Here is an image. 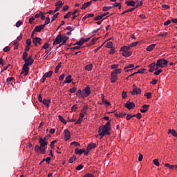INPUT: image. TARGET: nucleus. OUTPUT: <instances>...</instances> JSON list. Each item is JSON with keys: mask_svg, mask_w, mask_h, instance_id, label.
<instances>
[{"mask_svg": "<svg viewBox=\"0 0 177 177\" xmlns=\"http://www.w3.org/2000/svg\"><path fill=\"white\" fill-rule=\"evenodd\" d=\"M61 42H63V36L62 35V34H59L57 36L53 44L54 46L59 45V44H61Z\"/></svg>", "mask_w": 177, "mask_h": 177, "instance_id": "6e6552de", "label": "nucleus"}, {"mask_svg": "<svg viewBox=\"0 0 177 177\" xmlns=\"http://www.w3.org/2000/svg\"><path fill=\"white\" fill-rule=\"evenodd\" d=\"M146 71L145 68L139 69L136 73L137 74H143Z\"/></svg>", "mask_w": 177, "mask_h": 177, "instance_id": "5fc2aeb1", "label": "nucleus"}, {"mask_svg": "<svg viewBox=\"0 0 177 177\" xmlns=\"http://www.w3.org/2000/svg\"><path fill=\"white\" fill-rule=\"evenodd\" d=\"M133 91L131 92V95H140V93H142V90L138 88L135 84L133 85Z\"/></svg>", "mask_w": 177, "mask_h": 177, "instance_id": "1a4fd4ad", "label": "nucleus"}, {"mask_svg": "<svg viewBox=\"0 0 177 177\" xmlns=\"http://www.w3.org/2000/svg\"><path fill=\"white\" fill-rule=\"evenodd\" d=\"M169 133H171L175 138H177V132L174 129H169Z\"/></svg>", "mask_w": 177, "mask_h": 177, "instance_id": "2f4dec72", "label": "nucleus"}, {"mask_svg": "<svg viewBox=\"0 0 177 177\" xmlns=\"http://www.w3.org/2000/svg\"><path fill=\"white\" fill-rule=\"evenodd\" d=\"M93 67V65L92 64H88L85 66V70H86L87 71H91Z\"/></svg>", "mask_w": 177, "mask_h": 177, "instance_id": "7c9ffc66", "label": "nucleus"}, {"mask_svg": "<svg viewBox=\"0 0 177 177\" xmlns=\"http://www.w3.org/2000/svg\"><path fill=\"white\" fill-rule=\"evenodd\" d=\"M10 50V47L6 46L3 48V52H9Z\"/></svg>", "mask_w": 177, "mask_h": 177, "instance_id": "774afa93", "label": "nucleus"}, {"mask_svg": "<svg viewBox=\"0 0 177 177\" xmlns=\"http://www.w3.org/2000/svg\"><path fill=\"white\" fill-rule=\"evenodd\" d=\"M75 160H77V158L73 156L72 158H71L68 160V162L71 163V164H73V162H74Z\"/></svg>", "mask_w": 177, "mask_h": 177, "instance_id": "680f3d73", "label": "nucleus"}, {"mask_svg": "<svg viewBox=\"0 0 177 177\" xmlns=\"http://www.w3.org/2000/svg\"><path fill=\"white\" fill-rule=\"evenodd\" d=\"M161 73H162V70L159 69L157 71L154 72L153 75H160V74H161Z\"/></svg>", "mask_w": 177, "mask_h": 177, "instance_id": "603ef678", "label": "nucleus"}, {"mask_svg": "<svg viewBox=\"0 0 177 177\" xmlns=\"http://www.w3.org/2000/svg\"><path fill=\"white\" fill-rule=\"evenodd\" d=\"M112 8L111 6H104L102 10L103 12H107V10H110Z\"/></svg>", "mask_w": 177, "mask_h": 177, "instance_id": "c03bdc74", "label": "nucleus"}, {"mask_svg": "<svg viewBox=\"0 0 177 177\" xmlns=\"http://www.w3.org/2000/svg\"><path fill=\"white\" fill-rule=\"evenodd\" d=\"M76 95L77 96H79V97H84V93L81 89L77 90Z\"/></svg>", "mask_w": 177, "mask_h": 177, "instance_id": "bb28decb", "label": "nucleus"}, {"mask_svg": "<svg viewBox=\"0 0 177 177\" xmlns=\"http://www.w3.org/2000/svg\"><path fill=\"white\" fill-rule=\"evenodd\" d=\"M110 131H111V123L110 121L107 122L104 126H100L98 128L99 135L101 136L100 139H102L105 135H110Z\"/></svg>", "mask_w": 177, "mask_h": 177, "instance_id": "f257e3e1", "label": "nucleus"}, {"mask_svg": "<svg viewBox=\"0 0 177 177\" xmlns=\"http://www.w3.org/2000/svg\"><path fill=\"white\" fill-rule=\"evenodd\" d=\"M35 151L36 153H39L40 151L41 154H45L46 152V148H43L41 146L39 147V145H35Z\"/></svg>", "mask_w": 177, "mask_h": 177, "instance_id": "20e7f679", "label": "nucleus"}, {"mask_svg": "<svg viewBox=\"0 0 177 177\" xmlns=\"http://www.w3.org/2000/svg\"><path fill=\"white\" fill-rule=\"evenodd\" d=\"M50 160H52V158L50 157H47L46 158H44L43 161H46V162L48 164H50Z\"/></svg>", "mask_w": 177, "mask_h": 177, "instance_id": "6e6d98bb", "label": "nucleus"}, {"mask_svg": "<svg viewBox=\"0 0 177 177\" xmlns=\"http://www.w3.org/2000/svg\"><path fill=\"white\" fill-rule=\"evenodd\" d=\"M59 12H57L56 14H55L53 17H52V19H51V23L55 21V20H56V19H57L58 16H59Z\"/></svg>", "mask_w": 177, "mask_h": 177, "instance_id": "a19ab883", "label": "nucleus"}, {"mask_svg": "<svg viewBox=\"0 0 177 177\" xmlns=\"http://www.w3.org/2000/svg\"><path fill=\"white\" fill-rule=\"evenodd\" d=\"M58 118L59 121H61V122H62L63 124H67V122L66 121V120H64V118H63L62 115H59Z\"/></svg>", "mask_w": 177, "mask_h": 177, "instance_id": "58836bf2", "label": "nucleus"}, {"mask_svg": "<svg viewBox=\"0 0 177 177\" xmlns=\"http://www.w3.org/2000/svg\"><path fill=\"white\" fill-rule=\"evenodd\" d=\"M84 43V37H82L80 41H77L75 45H78L80 46H82Z\"/></svg>", "mask_w": 177, "mask_h": 177, "instance_id": "cd10ccee", "label": "nucleus"}, {"mask_svg": "<svg viewBox=\"0 0 177 177\" xmlns=\"http://www.w3.org/2000/svg\"><path fill=\"white\" fill-rule=\"evenodd\" d=\"M24 62H25V65L26 66H32V64H34V59H32V57L31 55H30L28 58L24 59Z\"/></svg>", "mask_w": 177, "mask_h": 177, "instance_id": "39448f33", "label": "nucleus"}, {"mask_svg": "<svg viewBox=\"0 0 177 177\" xmlns=\"http://www.w3.org/2000/svg\"><path fill=\"white\" fill-rule=\"evenodd\" d=\"M122 56L124 57H129V56L132 55V51H125L122 53Z\"/></svg>", "mask_w": 177, "mask_h": 177, "instance_id": "4be33fe9", "label": "nucleus"}, {"mask_svg": "<svg viewBox=\"0 0 177 177\" xmlns=\"http://www.w3.org/2000/svg\"><path fill=\"white\" fill-rule=\"evenodd\" d=\"M149 107H150V105H149V104H144L142 106V109H140V111L142 113H147V111H148Z\"/></svg>", "mask_w": 177, "mask_h": 177, "instance_id": "6ab92c4d", "label": "nucleus"}, {"mask_svg": "<svg viewBox=\"0 0 177 177\" xmlns=\"http://www.w3.org/2000/svg\"><path fill=\"white\" fill-rule=\"evenodd\" d=\"M156 48V44H151L148 46L146 48L147 52H151Z\"/></svg>", "mask_w": 177, "mask_h": 177, "instance_id": "aec40b11", "label": "nucleus"}, {"mask_svg": "<svg viewBox=\"0 0 177 177\" xmlns=\"http://www.w3.org/2000/svg\"><path fill=\"white\" fill-rule=\"evenodd\" d=\"M60 67H62V62H59L55 68V73L57 74L59 73V70H60Z\"/></svg>", "mask_w": 177, "mask_h": 177, "instance_id": "473e14b6", "label": "nucleus"}, {"mask_svg": "<svg viewBox=\"0 0 177 177\" xmlns=\"http://www.w3.org/2000/svg\"><path fill=\"white\" fill-rule=\"evenodd\" d=\"M129 49H131L129 46H124L120 48V50H122V52H128Z\"/></svg>", "mask_w": 177, "mask_h": 177, "instance_id": "c756f323", "label": "nucleus"}, {"mask_svg": "<svg viewBox=\"0 0 177 177\" xmlns=\"http://www.w3.org/2000/svg\"><path fill=\"white\" fill-rule=\"evenodd\" d=\"M88 106H83L82 113H84L86 114V110H88Z\"/></svg>", "mask_w": 177, "mask_h": 177, "instance_id": "8fccbe9b", "label": "nucleus"}, {"mask_svg": "<svg viewBox=\"0 0 177 177\" xmlns=\"http://www.w3.org/2000/svg\"><path fill=\"white\" fill-rule=\"evenodd\" d=\"M138 44H139V42L136 41V42L131 44L129 46L130 48H133V47L136 46V45H138Z\"/></svg>", "mask_w": 177, "mask_h": 177, "instance_id": "bf43d9fd", "label": "nucleus"}, {"mask_svg": "<svg viewBox=\"0 0 177 177\" xmlns=\"http://www.w3.org/2000/svg\"><path fill=\"white\" fill-rule=\"evenodd\" d=\"M106 48L111 49L113 47V41H109L106 44Z\"/></svg>", "mask_w": 177, "mask_h": 177, "instance_id": "37998d69", "label": "nucleus"}, {"mask_svg": "<svg viewBox=\"0 0 177 177\" xmlns=\"http://www.w3.org/2000/svg\"><path fill=\"white\" fill-rule=\"evenodd\" d=\"M67 39H68V37L62 35V44H66Z\"/></svg>", "mask_w": 177, "mask_h": 177, "instance_id": "3c124183", "label": "nucleus"}, {"mask_svg": "<svg viewBox=\"0 0 177 177\" xmlns=\"http://www.w3.org/2000/svg\"><path fill=\"white\" fill-rule=\"evenodd\" d=\"M125 107L126 109H128V110H131V109H134L135 103L127 101L125 104Z\"/></svg>", "mask_w": 177, "mask_h": 177, "instance_id": "f8f14e48", "label": "nucleus"}, {"mask_svg": "<svg viewBox=\"0 0 177 177\" xmlns=\"http://www.w3.org/2000/svg\"><path fill=\"white\" fill-rule=\"evenodd\" d=\"M145 96L147 97V99H151V93H147L145 94Z\"/></svg>", "mask_w": 177, "mask_h": 177, "instance_id": "0e129e2a", "label": "nucleus"}, {"mask_svg": "<svg viewBox=\"0 0 177 177\" xmlns=\"http://www.w3.org/2000/svg\"><path fill=\"white\" fill-rule=\"evenodd\" d=\"M44 28H45V25L36 26L34 28V31L36 32H41Z\"/></svg>", "mask_w": 177, "mask_h": 177, "instance_id": "4468645a", "label": "nucleus"}, {"mask_svg": "<svg viewBox=\"0 0 177 177\" xmlns=\"http://www.w3.org/2000/svg\"><path fill=\"white\" fill-rule=\"evenodd\" d=\"M41 103H43L46 107H49L50 100H43V102Z\"/></svg>", "mask_w": 177, "mask_h": 177, "instance_id": "c85d7f7f", "label": "nucleus"}, {"mask_svg": "<svg viewBox=\"0 0 177 177\" xmlns=\"http://www.w3.org/2000/svg\"><path fill=\"white\" fill-rule=\"evenodd\" d=\"M80 49H81V46H77L71 48V50H72V52H75V50H80Z\"/></svg>", "mask_w": 177, "mask_h": 177, "instance_id": "f704fd0d", "label": "nucleus"}, {"mask_svg": "<svg viewBox=\"0 0 177 177\" xmlns=\"http://www.w3.org/2000/svg\"><path fill=\"white\" fill-rule=\"evenodd\" d=\"M153 162L154 165H156V167H160V162H158V159H154L153 160Z\"/></svg>", "mask_w": 177, "mask_h": 177, "instance_id": "09e8293b", "label": "nucleus"}, {"mask_svg": "<svg viewBox=\"0 0 177 177\" xmlns=\"http://www.w3.org/2000/svg\"><path fill=\"white\" fill-rule=\"evenodd\" d=\"M64 138L65 140H68L70 138H71V134L70 133V131L67 129H65L64 131Z\"/></svg>", "mask_w": 177, "mask_h": 177, "instance_id": "2eb2a0df", "label": "nucleus"}, {"mask_svg": "<svg viewBox=\"0 0 177 177\" xmlns=\"http://www.w3.org/2000/svg\"><path fill=\"white\" fill-rule=\"evenodd\" d=\"M85 152V149H78L77 148L75 149V154H79V156H81L83 153Z\"/></svg>", "mask_w": 177, "mask_h": 177, "instance_id": "393cba45", "label": "nucleus"}, {"mask_svg": "<svg viewBox=\"0 0 177 177\" xmlns=\"http://www.w3.org/2000/svg\"><path fill=\"white\" fill-rule=\"evenodd\" d=\"M71 75H68L66 78L65 80L64 81V84H70L71 82Z\"/></svg>", "mask_w": 177, "mask_h": 177, "instance_id": "5701e85b", "label": "nucleus"}, {"mask_svg": "<svg viewBox=\"0 0 177 177\" xmlns=\"http://www.w3.org/2000/svg\"><path fill=\"white\" fill-rule=\"evenodd\" d=\"M97 39H99V38H93V39L91 41V42H90V44H89V46H92V45H94V44H95V42H96V41H97Z\"/></svg>", "mask_w": 177, "mask_h": 177, "instance_id": "de8ad7c7", "label": "nucleus"}, {"mask_svg": "<svg viewBox=\"0 0 177 177\" xmlns=\"http://www.w3.org/2000/svg\"><path fill=\"white\" fill-rule=\"evenodd\" d=\"M39 143L40 147H41L43 149H46V147H45V146H48V140H46V137H44V138H39Z\"/></svg>", "mask_w": 177, "mask_h": 177, "instance_id": "7ed1b4c3", "label": "nucleus"}, {"mask_svg": "<svg viewBox=\"0 0 177 177\" xmlns=\"http://www.w3.org/2000/svg\"><path fill=\"white\" fill-rule=\"evenodd\" d=\"M83 92V97H88L89 95H91V87L89 86H86L85 88L82 90Z\"/></svg>", "mask_w": 177, "mask_h": 177, "instance_id": "423d86ee", "label": "nucleus"}, {"mask_svg": "<svg viewBox=\"0 0 177 177\" xmlns=\"http://www.w3.org/2000/svg\"><path fill=\"white\" fill-rule=\"evenodd\" d=\"M72 15L71 12H68L66 15H64V19H68Z\"/></svg>", "mask_w": 177, "mask_h": 177, "instance_id": "e2e57ef3", "label": "nucleus"}, {"mask_svg": "<svg viewBox=\"0 0 177 177\" xmlns=\"http://www.w3.org/2000/svg\"><path fill=\"white\" fill-rule=\"evenodd\" d=\"M127 115V113L121 112L119 113V118H122V117H125Z\"/></svg>", "mask_w": 177, "mask_h": 177, "instance_id": "052dcab7", "label": "nucleus"}, {"mask_svg": "<svg viewBox=\"0 0 177 177\" xmlns=\"http://www.w3.org/2000/svg\"><path fill=\"white\" fill-rule=\"evenodd\" d=\"M48 48H49V44L46 43L43 46H42V49H48Z\"/></svg>", "mask_w": 177, "mask_h": 177, "instance_id": "338daca9", "label": "nucleus"}, {"mask_svg": "<svg viewBox=\"0 0 177 177\" xmlns=\"http://www.w3.org/2000/svg\"><path fill=\"white\" fill-rule=\"evenodd\" d=\"M142 5H143V1H140V0H138L137 1V4H135V7L133 8V9H138V8H139V6H142Z\"/></svg>", "mask_w": 177, "mask_h": 177, "instance_id": "a878e982", "label": "nucleus"}, {"mask_svg": "<svg viewBox=\"0 0 177 177\" xmlns=\"http://www.w3.org/2000/svg\"><path fill=\"white\" fill-rule=\"evenodd\" d=\"M133 67H135V65L133 64H129L127 66H126L124 68V70H128L129 68H133Z\"/></svg>", "mask_w": 177, "mask_h": 177, "instance_id": "a18cd8bd", "label": "nucleus"}, {"mask_svg": "<svg viewBox=\"0 0 177 177\" xmlns=\"http://www.w3.org/2000/svg\"><path fill=\"white\" fill-rule=\"evenodd\" d=\"M71 145L72 146H75V147H78V146H80V143H78V142H77L75 141L71 142Z\"/></svg>", "mask_w": 177, "mask_h": 177, "instance_id": "13d9d810", "label": "nucleus"}, {"mask_svg": "<svg viewBox=\"0 0 177 177\" xmlns=\"http://www.w3.org/2000/svg\"><path fill=\"white\" fill-rule=\"evenodd\" d=\"M168 64V60L164 59H159L157 60L156 65L163 68V67H167Z\"/></svg>", "mask_w": 177, "mask_h": 177, "instance_id": "f03ea898", "label": "nucleus"}, {"mask_svg": "<svg viewBox=\"0 0 177 177\" xmlns=\"http://www.w3.org/2000/svg\"><path fill=\"white\" fill-rule=\"evenodd\" d=\"M148 67H149V73H154L155 69L154 67H156V62L150 64Z\"/></svg>", "mask_w": 177, "mask_h": 177, "instance_id": "f3484780", "label": "nucleus"}, {"mask_svg": "<svg viewBox=\"0 0 177 177\" xmlns=\"http://www.w3.org/2000/svg\"><path fill=\"white\" fill-rule=\"evenodd\" d=\"M63 1H59L58 2H57L56 3H55V6L57 7V8H59V9H60V8H62V6H63Z\"/></svg>", "mask_w": 177, "mask_h": 177, "instance_id": "e433bc0d", "label": "nucleus"}, {"mask_svg": "<svg viewBox=\"0 0 177 177\" xmlns=\"http://www.w3.org/2000/svg\"><path fill=\"white\" fill-rule=\"evenodd\" d=\"M133 10H135V8H129V10H127L124 11L123 12H122L121 15L122 16V15H125V13H128L129 12H133Z\"/></svg>", "mask_w": 177, "mask_h": 177, "instance_id": "c9c22d12", "label": "nucleus"}, {"mask_svg": "<svg viewBox=\"0 0 177 177\" xmlns=\"http://www.w3.org/2000/svg\"><path fill=\"white\" fill-rule=\"evenodd\" d=\"M102 19H103V17H102V14L95 17H94V20L95 21H98V20H102Z\"/></svg>", "mask_w": 177, "mask_h": 177, "instance_id": "79ce46f5", "label": "nucleus"}, {"mask_svg": "<svg viewBox=\"0 0 177 177\" xmlns=\"http://www.w3.org/2000/svg\"><path fill=\"white\" fill-rule=\"evenodd\" d=\"M165 167H167V168H169V169H176L177 168L176 165H169V163H165Z\"/></svg>", "mask_w": 177, "mask_h": 177, "instance_id": "412c9836", "label": "nucleus"}, {"mask_svg": "<svg viewBox=\"0 0 177 177\" xmlns=\"http://www.w3.org/2000/svg\"><path fill=\"white\" fill-rule=\"evenodd\" d=\"M119 66L120 65L118 64H112L111 68H112V70H115L116 68H118Z\"/></svg>", "mask_w": 177, "mask_h": 177, "instance_id": "864d4df0", "label": "nucleus"}, {"mask_svg": "<svg viewBox=\"0 0 177 177\" xmlns=\"http://www.w3.org/2000/svg\"><path fill=\"white\" fill-rule=\"evenodd\" d=\"M102 103L104 104H106V106H107V107H110V106H111V104L110 103V102L107 101L106 100H102Z\"/></svg>", "mask_w": 177, "mask_h": 177, "instance_id": "4c0bfd02", "label": "nucleus"}, {"mask_svg": "<svg viewBox=\"0 0 177 177\" xmlns=\"http://www.w3.org/2000/svg\"><path fill=\"white\" fill-rule=\"evenodd\" d=\"M117 80H118V75H115V73H113V72H111V82L112 84H114V82H115V81H117Z\"/></svg>", "mask_w": 177, "mask_h": 177, "instance_id": "ddd939ff", "label": "nucleus"}, {"mask_svg": "<svg viewBox=\"0 0 177 177\" xmlns=\"http://www.w3.org/2000/svg\"><path fill=\"white\" fill-rule=\"evenodd\" d=\"M41 41H42V39H41V37H35L32 39V42L34 45H35V46H38V44L39 45H41L42 44L41 42Z\"/></svg>", "mask_w": 177, "mask_h": 177, "instance_id": "9b49d317", "label": "nucleus"}, {"mask_svg": "<svg viewBox=\"0 0 177 177\" xmlns=\"http://www.w3.org/2000/svg\"><path fill=\"white\" fill-rule=\"evenodd\" d=\"M28 65L24 64V66L22 68L21 75L24 74V75H27L28 74V71L30 70V68H28Z\"/></svg>", "mask_w": 177, "mask_h": 177, "instance_id": "9d476101", "label": "nucleus"}, {"mask_svg": "<svg viewBox=\"0 0 177 177\" xmlns=\"http://www.w3.org/2000/svg\"><path fill=\"white\" fill-rule=\"evenodd\" d=\"M91 5H92V1H87L82 6L80 9H82V10H85V9L88 8V6H91Z\"/></svg>", "mask_w": 177, "mask_h": 177, "instance_id": "dca6fc26", "label": "nucleus"}, {"mask_svg": "<svg viewBox=\"0 0 177 177\" xmlns=\"http://www.w3.org/2000/svg\"><path fill=\"white\" fill-rule=\"evenodd\" d=\"M52 74H53V71H50L46 73L43 75V77H42V78L41 80V82L42 83L45 82V81H46V78H50V77H52Z\"/></svg>", "mask_w": 177, "mask_h": 177, "instance_id": "0eeeda50", "label": "nucleus"}, {"mask_svg": "<svg viewBox=\"0 0 177 177\" xmlns=\"http://www.w3.org/2000/svg\"><path fill=\"white\" fill-rule=\"evenodd\" d=\"M121 71L122 70L119 68V69H115L114 71H113L112 73L117 75V74H121Z\"/></svg>", "mask_w": 177, "mask_h": 177, "instance_id": "49530a36", "label": "nucleus"}, {"mask_svg": "<svg viewBox=\"0 0 177 177\" xmlns=\"http://www.w3.org/2000/svg\"><path fill=\"white\" fill-rule=\"evenodd\" d=\"M95 147H96V144H95V143H90L87 146V150H89L91 151V150H92V149H95Z\"/></svg>", "mask_w": 177, "mask_h": 177, "instance_id": "b1692460", "label": "nucleus"}, {"mask_svg": "<svg viewBox=\"0 0 177 177\" xmlns=\"http://www.w3.org/2000/svg\"><path fill=\"white\" fill-rule=\"evenodd\" d=\"M125 4L127 5V6H134L136 5V1H125Z\"/></svg>", "mask_w": 177, "mask_h": 177, "instance_id": "a211bd4d", "label": "nucleus"}, {"mask_svg": "<svg viewBox=\"0 0 177 177\" xmlns=\"http://www.w3.org/2000/svg\"><path fill=\"white\" fill-rule=\"evenodd\" d=\"M50 23V18H49V17H48L46 18V20L44 21V24H43V26H44V27H46Z\"/></svg>", "mask_w": 177, "mask_h": 177, "instance_id": "72a5a7b5", "label": "nucleus"}, {"mask_svg": "<svg viewBox=\"0 0 177 177\" xmlns=\"http://www.w3.org/2000/svg\"><path fill=\"white\" fill-rule=\"evenodd\" d=\"M76 91H77L76 87H73L69 90V92H71V93H75Z\"/></svg>", "mask_w": 177, "mask_h": 177, "instance_id": "4d7b16f0", "label": "nucleus"}, {"mask_svg": "<svg viewBox=\"0 0 177 177\" xmlns=\"http://www.w3.org/2000/svg\"><path fill=\"white\" fill-rule=\"evenodd\" d=\"M28 53L27 51H25L23 53L22 59L23 60H25L26 59H28Z\"/></svg>", "mask_w": 177, "mask_h": 177, "instance_id": "ea45409f", "label": "nucleus"}, {"mask_svg": "<svg viewBox=\"0 0 177 177\" xmlns=\"http://www.w3.org/2000/svg\"><path fill=\"white\" fill-rule=\"evenodd\" d=\"M83 177H95V176H93V174L91 173H88L86 175H84Z\"/></svg>", "mask_w": 177, "mask_h": 177, "instance_id": "69168bd1", "label": "nucleus"}]
</instances>
